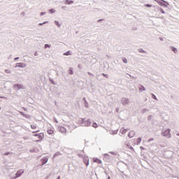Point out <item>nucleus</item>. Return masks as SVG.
I'll return each instance as SVG.
<instances>
[{"mask_svg": "<svg viewBox=\"0 0 179 179\" xmlns=\"http://www.w3.org/2000/svg\"><path fill=\"white\" fill-rule=\"evenodd\" d=\"M31 129H37V125L36 124H31Z\"/></svg>", "mask_w": 179, "mask_h": 179, "instance_id": "f8f14e48", "label": "nucleus"}, {"mask_svg": "<svg viewBox=\"0 0 179 179\" xmlns=\"http://www.w3.org/2000/svg\"><path fill=\"white\" fill-rule=\"evenodd\" d=\"M170 129L165 130L163 133L162 135L164 136H166L167 138H171V134H170Z\"/></svg>", "mask_w": 179, "mask_h": 179, "instance_id": "f257e3e1", "label": "nucleus"}, {"mask_svg": "<svg viewBox=\"0 0 179 179\" xmlns=\"http://www.w3.org/2000/svg\"><path fill=\"white\" fill-rule=\"evenodd\" d=\"M5 72H6V73H10V70H9V69H6V70H5Z\"/></svg>", "mask_w": 179, "mask_h": 179, "instance_id": "4be33fe9", "label": "nucleus"}, {"mask_svg": "<svg viewBox=\"0 0 179 179\" xmlns=\"http://www.w3.org/2000/svg\"><path fill=\"white\" fill-rule=\"evenodd\" d=\"M71 3H73V1L66 0V1H65V4H66V5H71Z\"/></svg>", "mask_w": 179, "mask_h": 179, "instance_id": "9b49d317", "label": "nucleus"}, {"mask_svg": "<svg viewBox=\"0 0 179 179\" xmlns=\"http://www.w3.org/2000/svg\"><path fill=\"white\" fill-rule=\"evenodd\" d=\"M129 138H134L135 136V131H131L128 134Z\"/></svg>", "mask_w": 179, "mask_h": 179, "instance_id": "423d86ee", "label": "nucleus"}, {"mask_svg": "<svg viewBox=\"0 0 179 179\" xmlns=\"http://www.w3.org/2000/svg\"><path fill=\"white\" fill-rule=\"evenodd\" d=\"M102 75H103V76H104L105 78H108V75H107V74L103 73Z\"/></svg>", "mask_w": 179, "mask_h": 179, "instance_id": "a878e982", "label": "nucleus"}, {"mask_svg": "<svg viewBox=\"0 0 179 179\" xmlns=\"http://www.w3.org/2000/svg\"><path fill=\"white\" fill-rule=\"evenodd\" d=\"M35 136H37L38 139H43V138H44V134L40 133L38 134H35Z\"/></svg>", "mask_w": 179, "mask_h": 179, "instance_id": "0eeeda50", "label": "nucleus"}, {"mask_svg": "<svg viewBox=\"0 0 179 179\" xmlns=\"http://www.w3.org/2000/svg\"><path fill=\"white\" fill-rule=\"evenodd\" d=\"M160 12H161L162 13H164V14L166 13V12H164V10H163V9H162V8L160 9Z\"/></svg>", "mask_w": 179, "mask_h": 179, "instance_id": "393cba45", "label": "nucleus"}, {"mask_svg": "<svg viewBox=\"0 0 179 179\" xmlns=\"http://www.w3.org/2000/svg\"><path fill=\"white\" fill-rule=\"evenodd\" d=\"M84 160V163L86 166H89V158L88 157H85L83 159Z\"/></svg>", "mask_w": 179, "mask_h": 179, "instance_id": "1a4fd4ad", "label": "nucleus"}, {"mask_svg": "<svg viewBox=\"0 0 179 179\" xmlns=\"http://www.w3.org/2000/svg\"><path fill=\"white\" fill-rule=\"evenodd\" d=\"M122 62H124V64H127L128 63V60H127V58H125V57L122 58Z\"/></svg>", "mask_w": 179, "mask_h": 179, "instance_id": "2eb2a0df", "label": "nucleus"}, {"mask_svg": "<svg viewBox=\"0 0 179 179\" xmlns=\"http://www.w3.org/2000/svg\"><path fill=\"white\" fill-rule=\"evenodd\" d=\"M128 103H129V101L128 100V99L122 98V104H123V106H125V105L128 104Z\"/></svg>", "mask_w": 179, "mask_h": 179, "instance_id": "7ed1b4c3", "label": "nucleus"}, {"mask_svg": "<svg viewBox=\"0 0 179 179\" xmlns=\"http://www.w3.org/2000/svg\"><path fill=\"white\" fill-rule=\"evenodd\" d=\"M23 173H24V170H23V169H20V170L17 171V172L15 173V178H17V177H20V176H22L23 174Z\"/></svg>", "mask_w": 179, "mask_h": 179, "instance_id": "f03ea898", "label": "nucleus"}, {"mask_svg": "<svg viewBox=\"0 0 179 179\" xmlns=\"http://www.w3.org/2000/svg\"><path fill=\"white\" fill-rule=\"evenodd\" d=\"M141 149H143V147H141Z\"/></svg>", "mask_w": 179, "mask_h": 179, "instance_id": "58836bf2", "label": "nucleus"}, {"mask_svg": "<svg viewBox=\"0 0 179 179\" xmlns=\"http://www.w3.org/2000/svg\"><path fill=\"white\" fill-rule=\"evenodd\" d=\"M55 24H57V26H58V27H59L61 26V24H59V22L58 21H55Z\"/></svg>", "mask_w": 179, "mask_h": 179, "instance_id": "aec40b11", "label": "nucleus"}, {"mask_svg": "<svg viewBox=\"0 0 179 179\" xmlns=\"http://www.w3.org/2000/svg\"><path fill=\"white\" fill-rule=\"evenodd\" d=\"M127 147L129 149H131V150H133V152H135V149H134L130 145H127Z\"/></svg>", "mask_w": 179, "mask_h": 179, "instance_id": "6ab92c4d", "label": "nucleus"}, {"mask_svg": "<svg viewBox=\"0 0 179 179\" xmlns=\"http://www.w3.org/2000/svg\"><path fill=\"white\" fill-rule=\"evenodd\" d=\"M136 142H137V145H139V143H141V142H142V138H137Z\"/></svg>", "mask_w": 179, "mask_h": 179, "instance_id": "4468645a", "label": "nucleus"}, {"mask_svg": "<svg viewBox=\"0 0 179 179\" xmlns=\"http://www.w3.org/2000/svg\"><path fill=\"white\" fill-rule=\"evenodd\" d=\"M120 131L122 132V134H127V129H122L120 130Z\"/></svg>", "mask_w": 179, "mask_h": 179, "instance_id": "dca6fc26", "label": "nucleus"}, {"mask_svg": "<svg viewBox=\"0 0 179 179\" xmlns=\"http://www.w3.org/2000/svg\"><path fill=\"white\" fill-rule=\"evenodd\" d=\"M5 155H9V152L5 153Z\"/></svg>", "mask_w": 179, "mask_h": 179, "instance_id": "72a5a7b5", "label": "nucleus"}, {"mask_svg": "<svg viewBox=\"0 0 179 179\" xmlns=\"http://www.w3.org/2000/svg\"><path fill=\"white\" fill-rule=\"evenodd\" d=\"M48 47H50V45L46 44V45H45V48H48Z\"/></svg>", "mask_w": 179, "mask_h": 179, "instance_id": "cd10ccee", "label": "nucleus"}, {"mask_svg": "<svg viewBox=\"0 0 179 179\" xmlns=\"http://www.w3.org/2000/svg\"><path fill=\"white\" fill-rule=\"evenodd\" d=\"M101 20H99V22H101Z\"/></svg>", "mask_w": 179, "mask_h": 179, "instance_id": "e433bc0d", "label": "nucleus"}, {"mask_svg": "<svg viewBox=\"0 0 179 179\" xmlns=\"http://www.w3.org/2000/svg\"><path fill=\"white\" fill-rule=\"evenodd\" d=\"M57 179H61V177L58 176V178Z\"/></svg>", "mask_w": 179, "mask_h": 179, "instance_id": "f704fd0d", "label": "nucleus"}, {"mask_svg": "<svg viewBox=\"0 0 179 179\" xmlns=\"http://www.w3.org/2000/svg\"><path fill=\"white\" fill-rule=\"evenodd\" d=\"M93 162L97 163L98 164H101L102 162L99 158H93Z\"/></svg>", "mask_w": 179, "mask_h": 179, "instance_id": "39448f33", "label": "nucleus"}, {"mask_svg": "<svg viewBox=\"0 0 179 179\" xmlns=\"http://www.w3.org/2000/svg\"><path fill=\"white\" fill-rule=\"evenodd\" d=\"M50 13H55V9L52 8L49 10Z\"/></svg>", "mask_w": 179, "mask_h": 179, "instance_id": "a211bd4d", "label": "nucleus"}, {"mask_svg": "<svg viewBox=\"0 0 179 179\" xmlns=\"http://www.w3.org/2000/svg\"><path fill=\"white\" fill-rule=\"evenodd\" d=\"M152 99L155 100H157V98H156V96L155 94H152Z\"/></svg>", "mask_w": 179, "mask_h": 179, "instance_id": "b1692460", "label": "nucleus"}, {"mask_svg": "<svg viewBox=\"0 0 179 179\" xmlns=\"http://www.w3.org/2000/svg\"><path fill=\"white\" fill-rule=\"evenodd\" d=\"M177 136H179V134H177Z\"/></svg>", "mask_w": 179, "mask_h": 179, "instance_id": "c9c22d12", "label": "nucleus"}, {"mask_svg": "<svg viewBox=\"0 0 179 179\" xmlns=\"http://www.w3.org/2000/svg\"><path fill=\"white\" fill-rule=\"evenodd\" d=\"M64 55H69V52H66V53H64Z\"/></svg>", "mask_w": 179, "mask_h": 179, "instance_id": "bb28decb", "label": "nucleus"}, {"mask_svg": "<svg viewBox=\"0 0 179 179\" xmlns=\"http://www.w3.org/2000/svg\"><path fill=\"white\" fill-rule=\"evenodd\" d=\"M59 131H60V132L65 134V132H66V129L62 127H60Z\"/></svg>", "mask_w": 179, "mask_h": 179, "instance_id": "9d476101", "label": "nucleus"}, {"mask_svg": "<svg viewBox=\"0 0 179 179\" xmlns=\"http://www.w3.org/2000/svg\"><path fill=\"white\" fill-rule=\"evenodd\" d=\"M145 6H146L147 8H152V5L150 4H145Z\"/></svg>", "mask_w": 179, "mask_h": 179, "instance_id": "5701e85b", "label": "nucleus"}, {"mask_svg": "<svg viewBox=\"0 0 179 179\" xmlns=\"http://www.w3.org/2000/svg\"><path fill=\"white\" fill-rule=\"evenodd\" d=\"M15 60H16V59H19V57H15Z\"/></svg>", "mask_w": 179, "mask_h": 179, "instance_id": "473e14b6", "label": "nucleus"}, {"mask_svg": "<svg viewBox=\"0 0 179 179\" xmlns=\"http://www.w3.org/2000/svg\"><path fill=\"white\" fill-rule=\"evenodd\" d=\"M92 127H93L94 128H97V124H96V123H93V124H92Z\"/></svg>", "mask_w": 179, "mask_h": 179, "instance_id": "412c9836", "label": "nucleus"}, {"mask_svg": "<svg viewBox=\"0 0 179 179\" xmlns=\"http://www.w3.org/2000/svg\"><path fill=\"white\" fill-rule=\"evenodd\" d=\"M0 111H1V107H0Z\"/></svg>", "mask_w": 179, "mask_h": 179, "instance_id": "ea45409f", "label": "nucleus"}, {"mask_svg": "<svg viewBox=\"0 0 179 179\" xmlns=\"http://www.w3.org/2000/svg\"><path fill=\"white\" fill-rule=\"evenodd\" d=\"M171 50L173 51L175 54H177V49L175 47H171Z\"/></svg>", "mask_w": 179, "mask_h": 179, "instance_id": "ddd939ff", "label": "nucleus"}, {"mask_svg": "<svg viewBox=\"0 0 179 179\" xmlns=\"http://www.w3.org/2000/svg\"><path fill=\"white\" fill-rule=\"evenodd\" d=\"M139 90H140V92H143V91H145V87L141 86V87L139 88Z\"/></svg>", "mask_w": 179, "mask_h": 179, "instance_id": "f3484780", "label": "nucleus"}, {"mask_svg": "<svg viewBox=\"0 0 179 179\" xmlns=\"http://www.w3.org/2000/svg\"><path fill=\"white\" fill-rule=\"evenodd\" d=\"M18 66L19 68H26V64L24 63H17V65L15 67L17 68Z\"/></svg>", "mask_w": 179, "mask_h": 179, "instance_id": "20e7f679", "label": "nucleus"}, {"mask_svg": "<svg viewBox=\"0 0 179 179\" xmlns=\"http://www.w3.org/2000/svg\"><path fill=\"white\" fill-rule=\"evenodd\" d=\"M70 73H71V75H73V71H71Z\"/></svg>", "mask_w": 179, "mask_h": 179, "instance_id": "c756f323", "label": "nucleus"}, {"mask_svg": "<svg viewBox=\"0 0 179 179\" xmlns=\"http://www.w3.org/2000/svg\"><path fill=\"white\" fill-rule=\"evenodd\" d=\"M47 132L49 135H52L54 134V128L48 129Z\"/></svg>", "mask_w": 179, "mask_h": 179, "instance_id": "6e6552de", "label": "nucleus"}, {"mask_svg": "<svg viewBox=\"0 0 179 179\" xmlns=\"http://www.w3.org/2000/svg\"><path fill=\"white\" fill-rule=\"evenodd\" d=\"M140 52H145V51H144V50H140Z\"/></svg>", "mask_w": 179, "mask_h": 179, "instance_id": "7c9ffc66", "label": "nucleus"}, {"mask_svg": "<svg viewBox=\"0 0 179 179\" xmlns=\"http://www.w3.org/2000/svg\"><path fill=\"white\" fill-rule=\"evenodd\" d=\"M36 132H38V129H37V130L33 131V134H34V133H36Z\"/></svg>", "mask_w": 179, "mask_h": 179, "instance_id": "c85d7f7f", "label": "nucleus"}, {"mask_svg": "<svg viewBox=\"0 0 179 179\" xmlns=\"http://www.w3.org/2000/svg\"><path fill=\"white\" fill-rule=\"evenodd\" d=\"M34 55H35V56L37 55V52H35Z\"/></svg>", "mask_w": 179, "mask_h": 179, "instance_id": "2f4dec72", "label": "nucleus"}, {"mask_svg": "<svg viewBox=\"0 0 179 179\" xmlns=\"http://www.w3.org/2000/svg\"><path fill=\"white\" fill-rule=\"evenodd\" d=\"M40 24V26H41V24Z\"/></svg>", "mask_w": 179, "mask_h": 179, "instance_id": "4c0bfd02", "label": "nucleus"}]
</instances>
